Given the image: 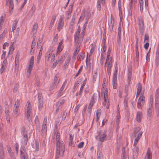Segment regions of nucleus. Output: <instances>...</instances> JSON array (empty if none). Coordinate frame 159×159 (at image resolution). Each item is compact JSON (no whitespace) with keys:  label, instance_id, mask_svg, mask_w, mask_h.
Segmentation results:
<instances>
[{"label":"nucleus","instance_id":"obj_1","mask_svg":"<svg viewBox=\"0 0 159 159\" xmlns=\"http://www.w3.org/2000/svg\"><path fill=\"white\" fill-rule=\"evenodd\" d=\"M60 134L57 133L56 137V152L55 159H58L59 156H63L65 151V146L63 142L60 141Z\"/></svg>","mask_w":159,"mask_h":159},{"label":"nucleus","instance_id":"obj_2","mask_svg":"<svg viewBox=\"0 0 159 159\" xmlns=\"http://www.w3.org/2000/svg\"><path fill=\"white\" fill-rule=\"evenodd\" d=\"M20 104V100L17 99L15 102L12 113V116L15 117H17L18 116L19 109Z\"/></svg>","mask_w":159,"mask_h":159},{"label":"nucleus","instance_id":"obj_3","mask_svg":"<svg viewBox=\"0 0 159 159\" xmlns=\"http://www.w3.org/2000/svg\"><path fill=\"white\" fill-rule=\"evenodd\" d=\"M155 107L157 116L159 117V90L157 89L155 94Z\"/></svg>","mask_w":159,"mask_h":159},{"label":"nucleus","instance_id":"obj_4","mask_svg":"<svg viewBox=\"0 0 159 159\" xmlns=\"http://www.w3.org/2000/svg\"><path fill=\"white\" fill-rule=\"evenodd\" d=\"M47 123L48 118L46 116L44 117L43 121V123L41 129H40V132H39V133L41 134V135L43 137H45L46 135Z\"/></svg>","mask_w":159,"mask_h":159},{"label":"nucleus","instance_id":"obj_5","mask_svg":"<svg viewBox=\"0 0 159 159\" xmlns=\"http://www.w3.org/2000/svg\"><path fill=\"white\" fill-rule=\"evenodd\" d=\"M28 103L27 109L25 112V117L26 119L29 121H30V116L32 111V106L30 102H27Z\"/></svg>","mask_w":159,"mask_h":159},{"label":"nucleus","instance_id":"obj_6","mask_svg":"<svg viewBox=\"0 0 159 159\" xmlns=\"http://www.w3.org/2000/svg\"><path fill=\"white\" fill-rule=\"evenodd\" d=\"M145 97L143 95L141 94L137 102V107L139 109H141L145 102Z\"/></svg>","mask_w":159,"mask_h":159},{"label":"nucleus","instance_id":"obj_7","mask_svg":"<svg viewBox=\"0 0 159 159\" xmlns=\"http://www.w3.org/2000/svg\"><path fill=\"white\" fill-rule=\"evenodd\" d=\"M38 109L39 111L42 110L43 106V100L41 94L39 93L38 97Z\"/></svg>","mask_w":159,"mask_h":159},{"label":"nucleus","instance_id":"obj_8","mask_svg":"<svg viewBox=\"0 0 159 159\" xmlns=\"http://www.w3.org/2000/svg\"><path fill=\"white\" fill-rule=\"evenodd\" d=\"M58 77L57 76H56L54 78V82L50 86L49 89V91H52L53 89L57 88L59 86V81H58Z\"/></svg>","mask_w":159,"mask_h":159},{"label":"nucleus","instance_id":"obj_9","mask_svg":"<svg viewBox=\"0 0 159 159\" xmlns=\"http://www.w3.org/2000/svg\"><path fill=\"white\" fill-rule=\"evenodd\" d=\"M107 131L105 130L101 134V132H99L98 133V136H99V141L102 142H103L107 136Z\"/></svg>","mask_w":159,"mask_h":159},{"label":"nucleus","instance_id":"obj_10","mask_svg":"<svg viewBox=\"0 0 159 159\" xmlns=\"http://www.w3.org/2000/svg\"><path fill=\"white\" fill-rule=\"evenodd\" d=\"M64 16L63 15H62L60 16V17L58 23V26L57 27V30H60L62 28L64 25Z\"/></svg>","mask_w":159,"mask_h":159},{"label":"nucleus","instance_id":"obj_11","mask_svg":"<svg viewBox=\"0 0 159 159\" xmlns=\"http://www.w3.org/2000/svg\"><path fill=\"white\" fill-rule=\"evenodd\" d=\"M117 72V70H116L113 73V75L112 78V85L114 89H116V88Z\"/></svg>","mask_w":159,"mask_h":159},{"label":"nucleus","instance_id":"obj_12","mask_svg":"<svg viewBox=\"0 0 159 159\" xmlns=\"http://www.w3.org/2000/svg\"><path fill=\"white\" fill-rule=\"evenodd\" d=\"M102 96H103V100L104 101H105L106 100H108V91L107 89H105L103 87L102 88Z\"/></svg>","mask_w":159,"mask_h":159},{"label":"nucleus","instance_id":"obj_13","mask_svg":"<svg viewBox=\"0 0 159 159\" xmlns=\"http://www.w3.org/2000/svg\"><path fill=\"white\" fill-rule=\"evenodd\" d=\"M53 50L52 48H49L46 53L45 56V61H49V59L51 57L50 55L52 54Z\"/></svg>","mask_w":159,"mask_h":159},{"label":"nucleus","instance_id":"obj_14","mask_svg":"<svg viewBox=\"0 0 159 159\" xmlns=\"http://www.w3.org/2000/svg\"><path fill=\"white\" fill-rule=\"evenodd\" d=\"M145 158H147V159H152V152H151L150 148H148Z\"/></svg>","mask_w":159,"mask_h":159},{"label":"nucleus","instance_id":"obj_15","mask_svg":"<svg viewBox=\"0 0 159 159\" xmlns=\"http://www.w3.org/2000/svg\"><path fill=\"white\" fill-rule=\"evenodd\" d=\"M139 29L140 30L142 31V29H143L144 23L143 19L141 17L138 18Z\"/></svg>","mask_w":159,"mask_h":159},{"label":"nucleus","instance_id":"obj_16","mask_svg":"<svg viewBox=\"0 0 159 159\" xmlns=\"http://www.w3.org/2000/svg\"><path fill=\"white\" fill-rule=\"evenodd\" d=\"M35 125L36 126V130L39 132L40 131V123L39 121L38 116H36L35 117V119L34 120Z\"/></svg>","mask_w":159,"mask_h":159},{"label":"nucleus","instance_id":"obj_17","mask_svg":"<svg viewBox=\"0 0 159 159\" xmlns=\"http://www.w3.org/2000/svg\"><path fill=\"white\" fill-rule=\"evenodd\" d=\"M7 64V60L6 59H4L3 61L2 64V66L0 69V72L1 74H2Z\"/></svg>","mask_w":159,"mask_h":159},{"label":"nucleus","instance_id":"obj_18","mask_svg":"<svg viewBox=\"0 0 159 159\" xmlns=\"http://www.w3.org/2000/svg\"><path fill=\"white\" fill-rule=\"evenodd\" d=\"M34 57L32 56L30 59V61L29 63L28 69H32L33 67V65L34 63Z\"/></svg>","mask_w":159,"mask_h":159},{"label":"nucleus","instance_id":"obj_19","mask_svg":"<svg viewBox=\"0 0 159 159\" xmlns=\"http://www.w3.org/2000/svg\"><path fill=\"white\" fill-rule=\"evenodd\" d=\"M4 152L2 144L0 143V159H4Z\"/></svg>","mask_w":159,"mask_h":159},{"label":"nucleus","instance_id":"obj_20","mask_svg":"<svg viewBox=\"0 0 159 159\" xmlns=\"http://www.w3.org/2000/svg\"><path fill=\"white\" fill-rule=\"evenodd\" d=\"M28 141V136L27 134H24V136L22 139L21 144H24V145H26Z\"/></svg>","mask_w":159,"mask_h":159},{"label":"nucleus","instance_id":"obj_21","mask_svg":"<svg viewBox=\"0 0 159 159\" xmlns=\"http://www.w3.org/2000/svg\"><path fill=\"white\" fill-rule=\"evenodd\" d=\"M142 116V113L140 111H138L137 112V114L136 116V121L140 122L141 121V118Z\"/></svg>","mask_w":159,"mask_h":159},{"label":"nucleus","instance_id":"obj_22","mask_svg":"<svg viewBox=\"0 0 159 159\" xmlns=\"http://www.w3.org/2000/svg\"><path fill=\"white\" fill-rule=\"evenodd\" d=\"M152 107H148V108L147 110V118L149 120H150L151 117L152 115Z\"/></svg>","mask_w":159,"mask_h":159},{"label":"nucleus","instance_id":"obj_23","mask_svg":"<svg viewBox=\"0 0 159 159\" xmlns=\"http://www.w3.org/2000/svg\"><path fill=\"white\" fill-rule=\"evenodd\" d=\"M71 58L70 57H68L67 58L64 66V69L66 70L68 68L70 62V61Z\"/></svg>","mask_w":159,"mask_h":159},{"label":"nucleus","instance_id":"obj_24","mask_svg":"<svg viewBox=\"0 0 159 159\" xmlns=\"http://www.w3.org/2000/svg\"><path fill=\"white\" fill-rule=\"evenodd\" d=\"M18 21V20L17 19H16L14 20L13 23L12 24V30L13 32H14V30H15L17 26V24Z\"/></svg>","mask_w":159,"mask_h":159},{"label":"nucleus","instance_id":"obj_25","mask_svg":"<svg viewBox=\"0 0 159 159\" xmlns=\"http://www.w3.org/2000/svg\"><path fill=\"white\" fill-rule=\"evenodd\" d=\"M21 159H28V155L26 152H20Z\"/></svg>","mask_w":159,"mask_h":159},{"label":"nucleus","instance_id":"obj_26","mask_svg":"<svg viewBox=\"0 0 159 159\" xmlns=\"http://www.w3.org/2000/svg\"><path fill=\"white\" fill-rule=\"evenodd\" d=\"M102 150V146L101 144L100 145L98 146V148H97V155L98 156V157H101V156Z\"/></svg>","mask_w":159,"mask_h":159},{"label":"nucleus","instance_id":"obj_27","mask_svg":"<svg viewBox=\"0 0 159 159\" xmlns=\"http://www.w3.org/2000/svg\"><path fill=\"white\" fill-rule=\"evenodd\" d=\"M56 18V16H53L52 17L51 23L49 27V30H50L52 29V26L54 25L55 21Z\"/></svg>","mask_w":159,"mask_h":159},{"label":"nucleus","instance_id":"obj_28","mask_svg":"<svg viewBox=\"0 0 159 159\" xmlns=\"http://www.w3.org/2000/svg\"><path fill=\"white\" fill-rule=\"evenodd\" d=\"M139 47H135V48L136 54L135 60L137 61H138L139 58Z\"/></svg>","mask_w":159,"mask_h":159},{"label":"nucleus","instance_id":"obj_29","mask_svg":"<svg viewBox=\"0 0 159 159\" xmlns=\"http://www.w3.org/2000/svg\"><path fill=\"white\" fill-rule=\"evenodd\" d=\"M133 155L135 156L136 154H137V156H138L139 152V148L138 147H135L133 149Z\"/></svg>","mask_w":159,"mask_h":159},{"label":"nucleus","instance_id":"obj_30","mask_svg":"<svg viewBox=\"0 0 159 159\" xmlns=\"http://www.w3.org/2000/svg\"><path fill=\"white\" fill-rule=\"evenodd\" d=\"M132 72L131 70V69H129L128 70V72L127 74V78L128 81V83H129L131 81V78Z\"/></svg>","mask_w":159,"mask_h":159},{"label":"nucleus","instance_id":"obj_31","mask_svg":"<svg viewBox=\"0 0 159 159\" xmlns=\"http://www.w3.org/2000/svg\"><path fill=\"white\" fill-rule=\"evenodd\" d=\"M32 146L34 148V144H33V145L32 144ZM35 151L36 152H37L39 150V143L38 141L35 140Z\"/></svg>","mask_w":159,"mask_h":159},{"label":"nucleus","instance_id":"obj_32","mask_svg":"<svg viewBox=\"0 0 159 159\" xmlns=\"http://www.w3.org/2000/svg\"><path fill=\"white\" fill-rule=\"evenodd\" d=\"M38 26V24L37 23H35L33 25L32 30V32L33 34H34L36 33Z\"/></svg>","mask_w":159,"mask_h":159},{"label":"nucleus","instance_id":"obj_33","mask_svg":"<svg viewBox=\"0 0 159 159\" xmlns=\"http://www.w3.org/2000/svg\"><path fill=\"white\" fill-rule=\"evenodd\" d=\"M8 0L10 4L9 8L11 9L10 11L11 12L13 10L14 8L13 0Z\"/></svg>","mask_w":159,"mask_h":159},{"label":"nucleus","instance_id":"obj_34","mask_svg":"<svg viewBox=\"0 0 159 159\" xmlns=\"http://www.w3.org/2000/svg\"><path fill=\"white\" fill-rule=\"evenodd\" d=\"M20 56V53L19 52H17L16 57L15 58V63H19V57Z\"/></svg>","mask_w":159,"mask_h":159},{"label":"nucleus","instance_id":"obj_35","mask_svg":"<svg viewBox=\"0 0 159 159\" xmlns=\"http://www.w3.org/2000/svg\"><path fill=\"white\" fill-rule=\"evenodd\" d=\"M121 28L120 27V25L119 24L118 28V35L119 40L121 39Z\"/></svg>","mask_w":159,"mask_h":159},{"label":"nucleus","instance_id":"obj_36","mask_svg":"<svg viewBox=\"0 0 159 159\" xmlns=\"http://www.w3.org/2000/svg\"><path fill=\"white\" fill-rule=\"evenodd\" d=\"M42 41V39H39L37 43V48L38 49H40V47L42 46L41 45V43Z\"/></svg>","mask_w":159,"mask_h":159},{"label":"nucleus","instance_id":"obj_37","mask_svg":"<svg viewBox=\"0 0 159 159\" xmlns=\"http://www.w3.org/2000/svg\"><path fill=\"white\" fill-rule=\"evenodd\" d=\"M26 145H24V144H21L20 149V152H26L25 147Z\"/></svg>","mask_w":159,"mask_h":159},{"label":"nucleus","instance_id":"obj_38","mask_svg":"<svg viewBox=\"0 0 159 159\" xmlns=\"http://www.w3.org/2000/svg\"><path fill=\"white\" fill-rule=\"evenodd\" d=\"M80 34H77V32H75L74 34V40L75 43H77L78 42L79 36Z\"/></svg>","mask_w":159,"mask_h":159},{"label":"nucleus","instance_id":"obj_39","mask_svg":"<svg viewBox=\"0 0 159 159\" xmlns=\"http://www.w3.org/2000/svg\"><path fill=\"white\" fill-rule=\"evenodd\" d=\"M112 57H110V61L108 63L107 70H111V68L112 67Z\"/></svg>","mask_w":159,"mask_h":159},{"label":"nucleus","instance_id":"obj_40","mask_svg":"<svg viewBox=\"0 0 159 159\" xmlns=\"http://www.w3.org/2000/svg\"><path fill=\"white\" fill-rule=\"evenodd\" d=\"M115 23V20L113 17H112V15L111 14V21L110 23L111 25V26L112 29H113V28L114 26Z\"/></svg>","mask_w":159,"mask_h":159},{"label":"nucleus","instance_id":"obj_41","mask_svg":"<svg viewBox=\"0 0 159 159\" xmlns=\"http://www.w3.org/2000/svg\"><path fill=\"white\" fill-rule=\"evenodd\" d=\"M84 54L83 53L80 54H79L77 57V59L80 60H82L84 59Z\"/></svg>","mask_w":159,"mask_h":159},{"label":"nucleus","instance_id":"obj_42","mask_svg":"<svg viewBox=\"0 0 159 159\" xmlns=\"http://www.w3.org/2000/svg\"><path fill=\"white\" fill-rule=\"evenodd\" d=\"M149 37L148 34V33H145L144 35V38L143 42L145 43L146 41L147 42H149Z\"/></svg>","mask_w":159,"mask_h":159},{"label":"nucleus","instance_id":"obj_43","mask_svg":"<svg viewBox=\"0 0 159 159\" xmlns=\"http://www.w3.org/2000/svg\"><path fill=\"white\" fill-rule=\"evenodd\" d=\"M43 50V47L42 46H41L40 47V48L39 54L38 56L37 57V59H38V60H40V59L41 58V56L42 55V54Z\"/></svg>","mask_w":159,"mask_h":159},{"label":"nucleus","instance_id":"obj_44","mask_svg":"<svg viewBox=\"0 0 159 159\" xmlns=\"http://www.w3.org/2000/svg\"><path fill=\"white\" fill-rule=\"evenodd\" d=\"M105 57L103 56V53L101 54V59H100V64L101 66H102L104 63V62L105 60Z\"/></svg>","mask_w":159,"mask_h":159},{"label":"nucleus","instance_id":"obj_45","mask_svg":"<svg viewBox=\"0 0 159 159\" xmlns=\"http://www.w3.org/2000/svg\"><path fill=\"white\" fill-rule=\"evenodd\" d=\"M121 158H126L125 148H123L122 149V152L121 154Z\"/></svg>","mask_w":159,"mask_h":159},{"label":"nucleus","instance_id":"obj_46","mask_svg":"<svg viewBox=\"0 0 159 159\" xmlns=\"http://www.w3.org/2000/svg\"><path fill=\"white\" fill-rule=\"evenodd\" d=\"M19 70V63H15V72L17 74Z\"/></svg>","mask_w":159,"mask_h":159},{"label":"nucleus","instance_id":"obj_47","mask_svg":"<svg viewBox=\"0 0 159 159\" xmlns=\"http://www.w3.org/2000/svg\"><path fill=\"white\" fill-rule=\"evenodd\" d=\"M101 3V2L100 1V0H98L97 7L98 10L99 11H100L101 9V7L100 5Z\"/></svg>","mask_w":159,"mask_h":159},{"label":"nucleus","instance_id":"obj_48","mask_svg":"<svg viewBox=\"0 0 159 159\" xmlns=\"http://www.w3.org/2000/svg\"><path fill=\"white\" fill-rule=\"evenodd\" d=\"M85 84L83 83L81 85V86L80 89V90L79 91V95L80 96L81 95V94H82V93L83 92V89L84 88L85 86Z\"/></svg>","mask_w":159,"mask_h":159},{"label":"nucleus","instance_id":"obj_49","mask_svg":"<svg viewBox=\"0 0 159 159\" xmlns=\"http://www.w3.org/2000/svg\"><path fill=\"white\" fill-rule=\"evenodd\" d=\"M65 101V100L64 99H62L59 101L57 103V105H58L59 107L63 104L64 103Z\"/></svg>","mask_w":159,"mask_h":159},{"label":"nucleus","instance_id":"obj_50","mask_svg":"<svg viewBox=\"0 0 159 159\" xmlns=\"http://www.w3.org/2000/svg\"><path fill=\"white\" fill-rule=\"evenodd\" d=\"M153 98L152 96H151L150 101L149 102L148 107H152V104H153Z\"/></svg>","mask_w":159,"mask_h":159},{"label":"nucleus","instance_id":"obj_51","mask_svg":"<svg viewBox=\"0 0 159 159\" xmlns=\"http://www.w3.org/2000/svg\"><path fill=\"white\" fill-rule=\"evenodd\" d=\"M142 85L140 83H138V84L137 87V92H141L142 90Z\"/></svg>","mask_w":159,"mask_h":159},{"label":"nucleus","instance_id":"obj_52","mask_svg":"<svg viewBox=\"0 0 159 159\" xmlns=\"http://www.w3.org/2000/svg\"><path fill=\"white\" fill-rule=\"evenodd\" d=\"M95 49V46L94 45H92L91 46V49L90 50L89 55H91L93 53L94 49Z\"/></svg>","mask_w":159,"mask_h":159},{"label":"nucleus","instance_id":"obj_53","mask_svg":"<svg viewBox=\"0 0 159 159\" xmlns=\"http://www.w3.org/2000/svg\"><path fill=\"white\" fill-rule=\"evenodd\" d=\"M119 105H118V108L117 110L116 111V118L117 119H120V108L119 107H118Z\"/></svg>","mask_w":159,"mask_h":159},{"label":"nucleus","instance_id":"obj_54","mask_svg":"<svg viewBox=\"0 0 159 159\" xmlns=\"http://www.w3.org/2000/svg\"><path fill=\"white\" fill-rule=\"evenodd\" d=\"M15 48L14 45L12 44L9 47V51L8 52V54H9L10 51L12 52L14 50Z\"/></svg>","mask_w":159,"mask_h":159},{"label":"nucleus","instance_id":"obj_55","mask_svg":"<svg viewBox=\"0 0 159 159\" xmlns=\"http://www.w3.org/2000/svg\"><path fill=\"white\" fill-rule=\"evenodd\" d=\"M79 46L78 45L77 47H76V49H75V51L74 52V54H73V58L74 57V56H75L76 55H77L78 54V52L77 51L79 50Z\"/></svg>","mask_w":159,"mask_h":159},{"label":"nucleus","instance_id":"obj_56","mask_svg":"<svg viewBox=\"0 0 159 159\" xmlns=\"http://www.w3.org/2000/svg\"><path fill=\"white\" fill-rule=\"evenodd\" d=\"M155 64L157 67L159 65V58L156 57Z\"/></svg>","mask_w":159,"mask_h":159},{"label":"nucleus","instance_id":"obj_57","mask_svg":"<svg viewBox=\"0 0 159 159\" xmlns=\"http://www.w3.org/2000/svg\"><path fill=\"white\" fill-rule=\"evenodd\" d=\"M97 77V74L96 72L94 74L93 77V82H95L96 80V79Z\"/></svg>","mask_w":159,"mask_h":159},{"label":"nucleus","instance_id":"obj_58","mask_svg":"<svg viewBox=\"0 0 159 159\" xmlns=\"http://www.w3.org/2000/svg\"><path fill=\"white\" fill-rule=\"evenodd\" d=\"M107 49V45L106 43H103V48H102V52H105Z\"/></svg>","mask_w":159,"mask_h":159},{"label":"nucleus","instance_id":"obj_59","mask_svg":"<svg viewBox=\"0 0 159 159\" xmlns=\"http://www.w3.org/2000/svg\"><path fill=\"white\" fill-rule=\"evenodd\" d=\"M7 120V123H9L10 122V118L9 117V114H5Z\"/></svg>","mask_w":159,"mask_h":159},{"label":"nucleus","instance_id":"obj_60","mask_svg":"<svg viewBox=\"0 0 159 159\" xmlns=\"http://www.w3.org/2000/svg\"><path fill=\"white\" fill-rule=\"evenodd\" d=\"M8 153L10 156V158H16L13 152L12 151L9 152Z\"/></svg>","mask_w":159,"mask_h":159},{"label":"nucleus","instance_id":"obj_61","mask_svg":"<svg viewBox=\"0 0 159 159\" xmlns=\"http://www.w3.org/2000/svg\"><path fill=\"white\" fill-rule=\"evenodd\" d=\"M118 10H119V12L122 11L121 8V2L120 0L118 1Z\"/></svg>","mask_w":159,"mask_h":159},{"label":"nucleus","instance_id":"obj_62","mask_svg":"<svg viewBox=\"0 0 159 159\" xmlns=\"http://www.w3.org/2000/svg\"><path fill=\"white\" fill-rule=\"evenodd\" d=\"M63 48L61 47L58 46L57 48V53H60L62 50Z\"/></svg>","mask_w":159,"mask_h":159},{"label":"nucleus","instance_id":"obj_63","mask_svg":"<svg viewBox=\"0 0 159 159\" xmlns=\"http://www.w3.org/2000/svg\"><path fill=\"white\" fill-rule=\"evenodd\" d=\"M149 44L148 42H146L144 45V48L146 50H147L148 48Z\"/></svg>","mask_w":159,"mask_h":159},{"label":"nucleus","instance_id":"obj_64","mask_svg":"<svg viewBox=\"0 0 159 159\" xmlns=\"http://www.w3.org/2000/svg\"><path fill=\"white\" fill-rule=\"evenodd\" d=\"M143 132L142 131H141L139 133L137 137L136 138L138 139L139 140L140 138L141 137L142 134H143Z\"/></svg>","mask_w":159,"mask_h":159}]
</instances>
